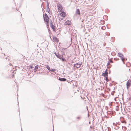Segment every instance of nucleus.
<instances>
[{"mask_svg":"<svg viewBox=\"0 0 131 131\" xmlns=\"http://www.w3.org/2000/svg\"><path fill=\"white\" fill-rule=\"evenodd\" d=\"M38 65H37L36 66H35V72H36V71H37V70L38 69Z\"/></svg>","mask_w":131,"mask_h":131,"instance_id":"9b49d317","label":"nucleus"},{"mask_svg":"<svg viewBox=\"0 0 131 131\" xmlns=\"http://www.w3.org/2000/svg\"><path fill=\"white\" fill-rule=\"evenodd\" d=\"M10 66L12 65V64H10Z\"/></svg>","mask_w":131,"mask_h":131,"instance_id":"393cba45","label":"nucleus"},{"mask_svg":"<svg viewBox=\"0 0 131 131\" xmlns=\"http://www.w3.org/2000/svg\"><path fill=\"white\" fill-rule=\"evenodd\" d=\"M121 59L122 61L124 63V64L125 63L124 62V61H125V60H127V59H125V58H124V57H122V58H121Z\"/></svg>","mask_w":131,"mask_h":131,"instance_id":"f8f14e48","label":"nucleus"},{"mask_svg":"<svg viewBox=\"0 0 131 131\" xmlns=\"http://www.w3.org/2000/svg\"><path fill=\"white\" fill-rule=\"evenodd\" d=\"M107 76H106V77H105V78L106 80L107 81H108V77H107Z\"/></svg>","mask_w":131,"mask_h":131,"instance_id":"a211bd4d","label":"nucleus"},{"mask_svg":"<svg viewBox=\"0 0 131 131\" xmlns=\"http://www.w3.org/2000/svg\"><path fill=\"white\" fill-rule=\"evenodd\" d=\"M118 56L120 57L121 58L124 57L123 54L121 53H118Z\"/></svg>","mask_w":131,"mask_h":131,"instance_id":"6e6552de","label":"nucleus"},{"mask_svg":"<svg viewBox=\"0 0 131 131\" xmlns=\"http://www.w3.org/2000/svg\"><path fill=\"white\" fill-rule=\"evenodd\" d=\"M46 11L47 12H48L49 13H50V9L49 8H47L46 9Z\"/></svg>","mask_w":131,"mask_h":131,"instance_id":"4468645a","label":"nucleus"},{"mask_svg":"<svg viewBox=\"0 0 131 131\" xmlns=\"http://www.w3.org/2000/svg\"><path fill=\"white\" fill-rule=\"evenodd\" d=\"M76 13L77 14L79 15H80V12L79 9H77L76 11Z\"/></svg>","mask_w":131,"mask_h":131,"instance_id":"1a4fd4ad","label":"nucleus"},{"mask_svg":"<svg viewBox=\"0 0 131 131\" xmlns=\"http://www.w3.org/2000/svg\"><path fill=\"white\" fill-rule=\"evenodd\" d=\"M43 18L45 23L47 24V26H49V18L46 14L45 13L43 15Z\"/></svg>","mask_w":131,"mask_h":131,"instance_id":"f03ea898","label":"nucleus"},{"mask_svg":"<svg viewBox=\"0 0 131 131\" xmlns=\"http://www.w3.org/2000/svg\"><path fill=\"white\" fill-rule=\"evenodd\" d=\"M14 77V75H13V78Z\"/></svg>","mask_w":131,"mask_h":131,"instance_id":"b1692460","label":"nucleus"},{"mask_svg":"<svg viewBox=\"0 0 131 131\" xmlns=\"http://www.w3.org/2000/svg\"><path fill=\"white\" fill-rule=\"evenodd\" d=\"M104 27H102V28H103Z\"/></svg>","mask_w":131,"mask_h":131,"instance_id":"a878e982","label":"nucleus"},{"mask_svg":"<svg viewBox=\"0 0 131 131\" xmlns=\"http://www.w3.org/2000/svg\"><path fill=\"white\" fill-rule=\"evenodd\" d=\"M67 16L66 13L63 11L58 14V18L59 20H63V18Z\"/></svg>","mask_w":131,"mask_h":131,"instance_id":"f257e3e1","label":"nucleus"},{"mask_svg":"<svg viewBox=\"0 0 131 131\" xmlns=\"http://www.w3.org/2000/svg\"><path fill=\"white\" fill-rule=\"evenodd\" d=\"M52 28L54 30H55V28H54L53 27H52Z\"/></svg>","mask_w":131,"mask_h":131,"instance_id":"4be33fe9","label":"nucleus"},{"mask_svg":"<svg viewBox=\"0 0 131 131\" xmlns=\"http://www.w3.org/2000/svg\"><path fill=\"white\" fill-rule=\"evenodd\" d=\"M129 100L130 101V105L131 106V96L129 98Z\"/></svg>","mask_w":131,"mask_h":131,"instance_id":"dca6fc26","label":"nucleus"},{"mask_svg":"<svg viewBox=\"0 0 131 131\" xmlns=\"http://www.w3.org/2000/svg\"><path fill=\"white\" fill-rule=\"evenodd\" d=\"M57 57L58 58H59L60 59H61V56L59 54H58V55L57 56Z\"/></svg>","mask_w":131,"mask_h":131,"instance_id":"ddd939ff","label":"nucleus"},{"mask_svg":"<svg viewBox=\"0 0 131 131\" xmlns=\"http://www.w3.org/2000/svg\"><path fill=\"white\" fill-rule=\"evenodd\" d=\"M55 71V69H51L49 70V71L54 72Z\"/></svg>","mask_w":131,"mask_h":131,"instance_id":"2eb2a0df","label":"nucleus"},{"mask_svg":"<svg viewBox=\"0 0 131 131\" xmlns=\"http://www.w3.org/2000/svg\"><path fill=\"white\" fill-rule=\"evenodd\" d=\"M59 80L61 81H66V79L65 78H59Z\"/></svg>","mask_w":131,"mask_h":131,"instance_id":"9d476101","label":"nucleus"},{"mask_svg":"<svg viewBox=\"0 0 131 131\" xmlns=\"http://www.w3.org/2000/svg\"><path fill=\"white\" fill-rule=\"evenodd\" d=\"M81 64L76 63L74 65V66L76 67L77 68H79L81 66Z\"/></svg>","mask_w":131,"mask_h":131,"instance_id":"0eeeda50","label":"nucleus"},{"mask_svg":"<svg viewBox=\"0 0 131 131\" xmlns=\"http://www.w3.org/2000/svg\"><path fill=\"white\" fill-rule=\"evenodd\" d=\"M29 67L31 69H32L33 68L32 66L31 65H30L29 66Z\"/></svg>","mask_w":131,"mask_h":131,"instance_id":"aec40b11","label":"nucleus"},{"mask_svg":"<svg viewBox=\"0 0 131 131\" xmlns=\"http://www.w3.org/2000/svg\"><path fill=\"white\" fill-rule=\"evenodd\" d=\"M58 12H63V8L61 5L58 3L57 6Z\"/></svg>","mask_w":131,"mask_h":131,"instance_id":"7ed1b4c3","label":"nucleus"},{"mask_svg":"<svg viewBox=\"0 0 131 131\" xmlns=\"http://www.w3.org/2000/svg\"><path fill=\"white\" fill-rule=\"evenodd\" d=\"M61 60L63 61H66V59L64 58H63L61 57V59H60Z\"/></svg>","mask_w":131,"mask_h":131,"instance_id":"f3484780","label":"nucleus"},{"mask_svg":"<svg viewBox=\"0 0 131 131\" xmlns=\"http://www.w3.org/2000/svg\"><path fill=\"white\" fill-rule=\"evenodd\" d=\"M102 75L104 77L108 76V73L107 71V70L105 71L104 73L102 74Z\"/></svg>","mask_w":131,"mask_h":131,"instance_id":"423d86ee","label":"nucleus"},{"mask_svg":"<svg viewBox=\"0 0 131 131\" xmlns=\"http://www.w3.org/2000/svg\"><path fill=\"white\" fill-rule=\"evenodd\" d=\"M47 68L49 70H49H50V67L48 66L47 67Z\"/></svg>","mask_w":131,"mask_h":131,"instance_id":"6ab92c4d","label":"nucleus"},{"mask_svg":"<svg viewBox=\"0 0 131 131\" xmlns=\"http://www.w3.org/2000/svg\"><path fill=\"white\" fill-rule=\"evenodd\" d=\"M54 54H55L56 55V56H57V55H58V54H57L56 53V52L54 53Z\"/></svg>","mask_w":131,"mask_h":131,"instance_id":"412c9836","label":"nucleus"},{"mask_svg":"<svg viewBox=\"0 0 131 131\" xmlns=\"http://www.w3.org/2000/svg\"><path fill=\"white\" fill-rule=\"evenodd\" d=\"M77 118L78 119H80V117H77Z\"/></svg>","mask_w":131,"mask_h":131,"instance_id":"5701e85b","label":"nucleus"},{"mask_svg":"<svg viewBox=\"0 0 131 131\" xmlns=\"http://www.w3.org/2000/svg\"><path fill=\"white\" fill-rule=\"evenodd\" d=\"M71 24V22L67 20L65 22L64 25H70Z\"/></svg>","mask_w":131,"mask_h":131,"instance_id":"39448f33","label":"nucleus"},{"mask_svg":"<svg viewBox=\"0 0 131 131\" xmlns=\"http://www.w3.org/2000/svg\"><path fill=\"white\" fill-rule=\"evenodd\" d=\"M53 41L54 42H56L57 43H58L59 41V40L56 37L53 36L52 37Z\"/></svg>","mask_w":131,"mask_h":131,"instance_id":"20e7f679","label":"nucleus"}]
</instances>
